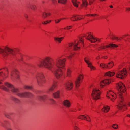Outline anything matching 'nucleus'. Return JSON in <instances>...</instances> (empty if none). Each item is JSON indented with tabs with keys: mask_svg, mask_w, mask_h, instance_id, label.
Instances as JSON below:
<instances>
[{
	"mask_svg": "<svg viewBox=\"0 0 130 130\" xmlns=\"http://www.w3.org/2000/svg\"><path fill=\"white\" fill-rule=\"evenodd\" d=\"M118 46L113 44H111L108 45L103 46V48L101 49H106V48H115L118 47Z\"/></svg>",
	"mask_w": 130,
	"mask_h": 130,
	"instance_id": "412c9836",
	"label": "nucleus"
},
{
	"mask_svg": "<svg viewBox=\"0 0 130 130\" xmlns=\"http://www.w3.org/2000/svg\"><path fill=\"white\" fill-rule=\"evenodd\" d=\"M109 109L110 107L109 106H104L102 109V111L103 112L107 113L109 111Z\"/></svg>",
	"mask_w": 130,
	"mask_h": 130,
	"instance_id": "bb28decb",
	"label": "nucleus"
},
{
	"mask_svg": "<svg viewBox=\"0 0 130 130\" xmlns=\"http://www.w3.org/2000/svg\"><path fill=\"white\" fill-rule=\"evenodd\" d=\"M7 50L0 49V53L3 55V57L5 59H6L8 57Z\"/></svg>",
	"mask_w": 130,
	"mask_h": 130,
	"instance_id": "6ab92c4d",
	"label": "nucleus"
},
{
	"mask_svg": "<svg viewBox=\"0 0 130 130\" xmlns=\"http://www.w3.org/2000/svg\"><path fill=\"white\" fill-rule=\"evenodd\" d=\"M64 19V18H61L60 19H57L55 20V21L56 23H58L60 21Z\"/></svg>",
	"mask_w": 130,
	"mask_h": 130,
	"instance_id": "ea45409f",
	"label": "nucleus"
},
{
	"mask_svg": "<svg viewBox=\"0 0 130 130\" xmlns=\"http://www.w3.org/2000/svg\"><path fill=\"white\" fill-rule=\"evenodd\" d=\"M82 18L80 16L74 15L72 17L70 18V19L72 21H74L75 20H80L82 19Z\"/></svg>",
	"mask_w": 130,
	"mask_h": 130,
	"instance_id": "a878e982",
	"label": "nucleus"
},
{
	"mask_svg": "<svg viewBox=\"0 0 130 130\" xmlns=\"http://www.w3.org/2000/svg\"><path fill=\"white\" fill-rule=\"evenodd\" d=\"M122 67V66L121 65H120V66H119V67H118V68L119 69H120Z\"/></svg>",
	"mask_w": 130,
	"mask_h": 130,
	"instance_id": "6e6d98bb",
	"label": "nucleus"
},
{
	"mask_svg": "<svg viewBox=\"0 0 130 130\" xmlns=\"http://www.w3.org/2000/svg\"><path fill=\"white\" fill-rule=\"evenodd\" d=\"M115 74V73L113 72L108 71L106 72L105 74V76H108L109 77H112Z\"/></svg>",
	"mask_w": 130,
	"mask_h": 130,
	"instance_id": "cd10ccee",
	"label": "nucleus"
},
{
	"mask_svg": "<svg viewBox=\"0 0 130 130\" xmlns=\"http://www.w3.org/2000/svg\"><path fill=\"white\" fill-rule=\"evenodd\" d=\"M84 61L87 64L88 67L90 68L91 71H94L96 70V68L93 65L92 63L90 61V58L89 57H85Z\"/></svg>",
	"mask_w": 130,
	"mask_h": 130,
	"instance_id": "ddd939ff",
	"label": "nucleus"
},
{
	"mask_svg": "<svg viewBox=\"0 0 130 130\" xmlns=\"http://www.w3.org/2000/svg\"><path fill=\"white\" fill-rule=\"evenodd\" d=\"M50 101L52 104H54L55 103V101L53 99H51Z\"/></svg>",
	"mask_w": 130,
	"mask_h": 130,
	"instance_id": "de8ad7c7",
	"label": "nucleus"
},
{
	"mask_svg": "<svg viewBox=\"0 0 130 130\" xmlns=\"http://www.w3.org/2000/svg\"><path fill=\"white\" fill-rule=\"evenodd\" d=\"M72 27V26H67V28L65 27L64 28H61L60 29V30L61 31V32L63 34H64V31H63L64 29H70Z\"/></svg>",
	"mask_w": 130,
	"mask_h": 130,
	"instance_id": "72a5a7b5",
	"label": "nucleus"
},
{
	"mask_svg": "<svg viewBox=\"0 0 130 130\" xmlns=\"http://www.w3.org/2000/svg\"><path fill=\"white\" fill-rule=\"evenodd\" d=\"M100 58V57L99 56H98L96 57V59L97 60L99 59Z\"/></svg>",
	"mask_w": 130,
	"mask_h": 130,
	"instance_id": "4d7b16f0",
	"label": "nucleus"
},
{
	"mask_svg": "<svg viewBox=\"0 0 130 130\" xmlns=\"http://www.w3.org/2000/svg\"><path fill=\"white\" fill-rule=\"evenodd\" d=\"M98 15L96 14H87L86 15V16H93V17H94L95 16H96V15Z\"/></svg>",
	"mask_w": 130,
	"mask_h": 130,
	"instance_id": "09e8293b",
	"label": "nucleus"
},
{
	"mask_svg": "<svg viewBox=\"0 0 130 130\" xmlns=\"http://www.w3.org/2000/svg\"><path fill=\"white\" fill-rule=\"evenodd\" d=\"M58 83L56 80L53 81L52 86L49 88L48 91L49 92H52L54 90L58 87Z\"/></svg>",
	"mask_w": 130,
	"mask_h": 130,
	"instance_id": "dca6fc26",
	"label": "nucleus"
},
{
	"mask_svg": "<svg viewBox=\"0 0 130 130\" xmlns=\"http://www.w3.org/2000/svg\"><path fill=\"white\" fill-rule=\"evenodd\" d=\"M63 104L64 106L67 107H69L71 106L70 102L68 100H64L63 102Z\"/></svg>",
	"mask_w": 130,
	"mask_h": 130,
	"instance_id": "b1692460",
	"label": "nucleus"
},
{
	"mask_svg": "<svg viewBox=\"0 0 130 130\" xmlns=\"http://www.w3.org/2000/svg\"><path fill=\"white\" fill-rule=\"evenodd\" d=\"M72 2L74 5L76 7H78V5L80 3L77 2V0H72Z\"/></svg>",
	"mask_w": 130,
	"mask_h": 130,
	"instance_id": "7c9ffc66",
	"label": "nucleus"
},
{
	"mask_svg": "<svg viewBox=\"0 0 130 130\" xmlns=\"http://www.w3.org/2000/svg\"><path fill=\"white\" fill-rule=\"evenodd\" d=\"M25 18H28V16L27 15H25Z\"/></svg>",
	"mask_w": 130,
	"mask_h": 130,
	"instance_id": "bf43d9fd",
	"label": "nucleus"
},
{
	"mask_svg": "<svg viewBox=\"0 0 130 130\" xmlns=\"http://www.w3.org/2000/svg\"><path fill=\"white\" fill-rule=\"evenodd\" d=\"M114 63L113 62H111L109 63L107 65V69H110L112 68L113 66Z\"/></svg>",
	"mask_w": 130,
	"mask_h": 130,
	"instance_id": "2f4dec72",
	"label": "nucleus"
},
{
	"mask_svg": "<svg viewBox=\"0 0 130 130\" xmlns=\"http://www.w3.org/2000/svg\"><path fill=\"white\" fill-rule=\"evenodd\" d=\"M83 37H85L87 40L92 43H95V42L98 43L100 41V39L93 37L90 33H86L84 34L83 35Z\"/></svg>",
	"mask_w": 130,
	"mask_h": 130,
	"instance_id": "1a4fd4ad",
	"label": "nucleus"
},
{
	"mask_svg": "<svg viewBox=\"0 0 130 130\" xmlns=\"http://www.w3.org/2000/svg\"><path fill=\"white\" fill-rule=\"evenodd\" d=\"M84 46V39L82 37H79L78 39L74 40L66 46V48L71 49H82Z\"/></svg>",
	"mask_w": 130,
	"mask_h": 130,
	"instance_id": "f03ea898",
	"label": "nucleus"
},
{
	"mask_svg": "<svg viewBox=\"0 0 130 130\" xmlns=\"http://www.w3.org/2000/svg\"><path fill=\"white\" fill-rule=\"evenodd\" d=\"M128 105L130 107V102L128 103Z\"/></svg>",
	"mask_w": 130,
	"mask_h": 130,
	"instance_id": "e2e57ef3",
	"label": "nucleus"
},
{
	"mask_svg": "<svg viewBox=\"0 0 130 130\" xmlns=\"http://www.w3.org/2000/svg\"><path fill=\"white\" fill-rule=\"evenodd\" d=\"M56 1L55 0H52V2L53 3H55V2Z\"/></svg>",
	"mask_w": 130,
	"mask_h": 130,
	"instance_id": "680f3d73",
	"label": "nucleus"
},
{
	"mask_svg": "<svg viewBox=\"0 0 130 130\" xmlns=\"http://www.w3.org/2000/svg\"><path fill=\"white\" fill-rule=\"evenodd\" d=\"M46 96L45 95L39 96L38 97V99L41 101H44L46 98Z\"/></svg>",
	"mask_w": 130,
	"mask_h": 130,
	"instance_id": "473e14b6",
	"label": "nucleus"
},
{
	"mask_svg": "<svg viewBox=\"0 0 130 130\" xmlns=\"http://www.w3.org/2000/svg\"><path fill=\"white\" fill-rule=\"evenodd\" d=\"M24 88L27 90H32L33 89V87L32 86L25 85L24 87Z\"/></svg>",
	"mask_w": 130,
	"mask_h": 130,
	"instance_id": "e433bc0d",
	"label": "nucleus"
},
{
	"mask_svg": "<svg viewBox=\"0 0 130 130\" xmlns=\"http://www.w3.org/2000/svg\"><path fill=\"white\" fill-rule=\"evenodd\" d=\"M5 115L7 117H8V115H6V114L5 113Z\"/></svg>",
	"mask_w": 130,
	"mask_h": 130,
	"instance_id": "0e129e2a",
	"label": "nucleus"
},
{
	"mask_svg": "<svg viewBox=\"0 0 130 130\" xmlns=\"http://www.w3.org/2000/svg\"><path fill=\"white\" fill-rule=\"evenodd\" d=\"M9 90H10L12 92L18 96L20 97H31L32 96V94L28 92H25L22 93H19L18 89L15 88L11 84L9 83Z\"/></svg>",
	"mask_w": 130,
	"mask_h": 130,
	"instance_id": "7ed1b4c3",
	"label": "nucleus"
},
{
	"mask_svg": "<svg viewBox=\"0 0 130 130\" xmlns=\"http://www.w3.org/2000/svg\"><path fill=\"white\" fill-rule=\"evenodd\" d=\"M58 2L62 4H64L66 3V0H58Z\"/></svg>",
	"mask_w": 130,
	"mask_h": 130,
	"instance_id": "a19ab883",
	"label": "nucleus"
},
{
	"mask_svg": "<svg viewBox=\"0 0 130 130\" xmlns=\"http://www.w3.org/2000/svg\"><path fill=\"white\" fill-rule=\"evenodd\" d=\"M81 6H83L86 7L87 6V3L86 0H82V4Z\"/></svg>",
	"mask_w": 130,
	"mask_h": 130,
	"instance_id": "4c0bfd02",
	"label": "nucleus"
},
{
	"mask_svg": "<svg viewBox=\"0 0 130 130\" xmlns=\"http://www.w3.org/2000/svg\"><path fill=\"white\" fill-rule=\"evenodd\" d=\"M109 36L110 38L112 40L117 41L119 40H121V39H124V40H125V38L126 39H127L129 37V36H128L126 35L123 36L122 37H121L120 38H119L117 36L113 35L111 34H110V35Z\"/></svg>",
	"mask_w": 130,
	"mask_h": 130,
	"instance_id": "4468645a",
	"label": "nucleus"
},
{
	"mask_svg": "<svg viewBox=\"0 0 130 130\" xmlns=\"http://www.w3.org/2000/svg\"><path fill=\"white\" fill-rule=\"evenodd\" d=\"M98 64H99V62H98Z\"/></svg>",
	"mask_w": 130,
	"mask_h": 130,
	"instance_id": "338daca9",
	"label": "nucleus"
},
{
	"mask_svg": "<svg viewBox=\"0 0 130 130\" xmlns=\"http://www.w3.org/2000/svg\"><path fill=\"white\" fill-rule=\"evenodd\" d=\"M8 70L7 68H5L0 70V84L2 83V81L5 80L8 76Z\"/></svg>",
	"mask_w": 130,
	"mask_h": 130,
	"instance_id": "6e6552de",
	"label": "nucleus"
},
{
	"mask_svg": "<svg viewBox=\"0 0 130 130\" xmlns=\"http://www.w3.org/2000/svg\"><path fill=\"white\" fill-rule=\"evenodd\" d=\"M8 83L6 82L4 85L3 86H0V89H2L6 91H8Z\"/></svg>",
	"mask_w": 130,
	"mask_h": 130,
	"instance_id": "5701e85b",
	"label": "nucleus"
},
{
	"mask_svg": "<svg viewBox=\"0 0 130 130\" xmlns=\"http://www.w3.org/2000/svg\"><path fill=\"white\" fill-rule=\"evenodd\" d=\"M74 56V54H71L69 56H68L67 57L68 58L71 59Z\"/></svg>",
	"mask_w": 130,
	"mask_h": 130,
	"instance_id": "37998d69",
	"label": "nucleus"
},
{
	"mask_svg": "<svg viewBox=\"0 0 130 130\" xmlns=\"http://www.w3.org/2000/svg\"><path fill=\"white\" fill-rule=\"evenodd\" d=\"M72 72L70 68H68L66 72V76L70 77L71 76V73Z\"/></svg>",
	"mask_w": 130,
	"mask_h": 130,
	"instance_id": "c756f323",
	"label": "nucleus"
},
{
	"mask_svg": "<svg viewBox=\"0 0 130 130\" xmlns=\"http://www.w3.org/2000/svg\"><path fill=\"white\" fill-rule=\"evenodd\" d=\"M101 92L97 88L94 89L92 91L91 96L94 99L98 100L100 98Z\"/></svg>",
	"mask_w": 130,
	"mask_h": 130,
	"instance_id": "9d476101",
	"label": "nucleus"
},
{
	"mask_svg": "<svg viewBox=\"0 0 130 130\" xmlns=\"http://www.w3.org/2000/svg\"><path fill=\"white\" fill-rule=\"evenodd\" d=\"M107 58V57L106 56H104L102 57L101 58L104 59H106Z\"/></svg>",
	"mask_w": 130,
	"mask_h": 130,
	"instance_id": "5fc2aeb1",
	"label": "nucleus"
},
{
	"mask_svg": "<svg viewBox=\"0 0 130 130\" xmlns=\"http://www.w3.org/2000/svg\"><path fill=\"white\" fill-rule=\"evenodd\" d=\"M20 57H19L18 58V59L20 61V60H23V57L22 55H20Z\"/></svg>",
	"mask_w": 130,
	"mask_h": 130,
	"instance_id": "603ef678",
	"label": "nucleus"
},
{
	"mask_svg": "<svg viewBox=\"0 0 130 130\" xmlns=\"http://www.w3.org/2000/svg\"><path fill=\"white\" fill-rule=\"evenodd\" d=\"M13 100L15 102H18L19 101V100L15 98H13Z\"/></svg>",
	"mask_w": 130,
	"mask_h": 130,
	"instance_id": "864d4df0",
	"label": "nucleus"
},
{
	"mask_svg": "<svg viewBox=\"0 0 130 130\" xmlns=\"http://www.w3.org/2000/svg\"><path fill=\"white\" fill-rule=\"evenodd\" d=\"M117 96H117L116 94L111 90H109L107 92V97L108 99H110L113 101H114L116 98L117 99Z\"/></svg>",
	"mask_w": 130,
	"mask_h": 130,
	"instance_id": "f8f14e48",
	"label": "nucleus"
},
{
	"mask_svg": "<svg viewBox=\"0 0 130 130\" xmlns=\"http://www.w3.org/2000/svg\"><path fill=\"white\" fill-rule=\"evenodd\" d=\"M36 77L38 84L40 86L42 85L46 82L45 77L43 73L42 72L37 73Z\"/></svg>",
	"mask_w": 130,
	"mask_h": 130,
	"instance_id": "39448f33",
	"label": "nucleus"
},
{
	"mask_svg": "<svg viewBox=\"0 0 130 130\" xmlns=\"http://www.w3.org/2000/svg\"><path fill=\"white\" fill-rule=\"evenodd\" d=\"M60 91L59 90H58L53 93V97L54 98H59L60 97Z\"/></svg>",
	"mask_w": 130,
	"mask_h": 130,
	"instance_id": "393cba45",
	"label": "nucleus"
},
{
	"mask_svg": "<svg viewBox=\"0 0 130 130\" xmlns=\"http://www.w3.org/2000/svg\"><path fill=\"white\" fill-rule=\"evenodd\" d=\"M100 66L103 68L107 69V65L103 63H101L100 64Z\"/></svg>",
	"mask_w": 130,
	"mask_h": 130,
	"instance_id": "58836bf2",
	"label": "nucleus"
},
{
	"mask_svg": "<svg viewBox=\"0 0 130 130\" xmlns=\"http://www.w3.org/2000/svg\"><path fill=\"white\" fill-rule=\"evenodd\" d=\"M78 118L79 119H84L88 121H91L89 116L88 115L85 116L84 115H81L79 116Z\"/></svg>",
	"mask_w": 130,
	"mask_h": 130,
	"instance_id": "4be33fe9",
	"label": "nucleus"
},
{
	"mask_svg": "<svg viewBox=\"0 0 130 130\" xmlns=\"http://www.w3.org/2000/svg\"><path fill=\"white\" fill-rule=\"evenodd\" d=\"M51 22V20L49 21H46L43 22L42 24H47L48 23Z\"/></svg>",
	"mask_w": 130,
	"mask_h": 130,
	"instance_id": "c03bdc74",
	"label": "nucleus"
},
{
	"mask_svg": "<svg viewBox=\"0 0 130 130\" xmlns=\"http://www.w3.org/2000/svg\"><path fill=\"white\" fill-rule=\"evenodd\" d=\"M9 130H11L10 129H9Z\"/></svg>",
	"mask_w": 130,
	"mask_h": 130,
	"instance_id": "774afa93",
	"label": "nucleus"
},
{
	"mask_svg": "<svg viewBox=\"0 0 130 130\" xmlns=\"http://www.w3.org/2000/svg\"><path fill=\"white\" fill-rule=\"evenodd\" d=\"M77 108L78 110L79 111H80L82 108V106L81 105L78 104L77 106Z\"/></svg>",
	"mask_w": 130,
	"mask_h": 130,
	"instance_id": "79ce46f5",
	"label": "nucleus"
},
{
	"mask_svg": "<svg viewBox=\"0 0 130 130\" xmlns=\"http://www.w3.org/2000/svg\"><path fill=\"white\" fill-rule=\"evenodd\" d=\"M54 74L56 78L57 79H59L62 78L64 73L62 70L58 69L55 71Z\"/></svg>",
	"mask_w": 130,
	"mask_h": 130,
	"instance_id": "9b49d317",
	"label": "nucleus"
},
{
	"mask_svg": "<svg viewBox=\"0 0 130 130\" xmlns=\"http://www.w3.org/2000/svg\"><path fill=\"white\" fill-rule=\"evenodd\" d=\"M125 68L126 69L128 73L129 74H130V65L128 67H126Z\"/></svg>",
	"mask_w": 130,
	"mask_h": 130,
	"instance_id": "a18cd8bd",
	"label": "nucleus"
},
{
	"mask_svg": "<svg viewBox=\"0 0 130 130\" xmlns=\"http://www.w3.org/2000/svg\"><path fill=\"white\" fill-rule=\"evenodd\" d=\"M109 7L111 8H112L113 7V6L112 5H110Z\"/></svg>",
	"mask_w": 130,
	"mask_h": 130,
	"instance_id": "052dcab7",
	"label": "nucleus"
},
{
	"mask_svg": "<svg viewBox=\"0 0 130 130\" xmlns=\"http://www.w3.org/2000/svg\"><path fill=\"white\" fill-rule=\"evenodd\" d=\"M66 58L59 57L56 61L49 56H47L37 63V66L40 68H44L51 70L56 66L57 67L64 69L65 67Z\"/></svg>",
	"mask_w": 130,
	"mask_h": 130,
	"instance_id": "f257e3e1",
	"label": "nucleus"
},
{
	"mask_svg": "<svg viewBox=\"0 0 130 130\" xmlns=\"http://www.w3.org/2000/svg\"><path fill=\"white\" fill-rule=\"evenodd\" d=\"M51 15V14L50 13H47L45 12H44L43 13L42 15L44 18H45L47 17L50 16Z\"/></svg>",
	"mask_w": 130,
	"mask_h": 130,
	"instance_id": "c9c22d12",
	"label": "nucleus"
},
{
	"mask_svg": "<svg viewBox=\"0 0 130 130\" xmlns=\"http://www.w3.org/2000/svg\"><path fill=\"white\" fill-rule=\"evenodd\" d=\"M126 8L127 10L130 11V8Z\"/></svg>",
	"mask_w": 130,
	"mask_h": 130,
	"instance_id": "13d9d810",
	"label": "nucleus"
},
{
	"mask_svg": "<svg viewBox=\"0 0 130 130\" xmlns=\"http://www.w3.org/2000/svg\"><path fill=\"white\" fill-rule=\"evenodd\" d=\"M83 78V75L82 74H79L75 82V84L77 87H78L80 86Z\"/></svg>",
	"mask_w": 130,
	"mask_h": 130,
	"instance_id": "2eb2a0df",
	"label": "nucleus"
},
{
	"mask_svg": "<svg viewBox=\"0 0 130 130\" xmlns=\"http://www.w3.org/2000/svg\"><path fill=\"white\" fill-rule=\"evenodd\" d=\"M112 127L114 128L115 129H116L118 128V126L117 124H115L113 125Z\"/></svg>",
	"mask_w": 130,
	"mask_h": 130,
	"instance_id": "49530a36",
	"label": "nucleus"
},
{
	"mask_svg": "<svg viewBox=\"0 0 130 130\" xmlns=\"http://www.w3.org/2000/svg\"><path fill=\"white\" fill-rule=\"evenodd\" d=\"M29 7L32 10L35 11L36 9V5L34 4H31L30 5Z\"/></svg>",
	"mask_w": 130,
	"mask_h": 130,
	"instance_id": "f704fd0d",
	"label": "nucleus"
},
{
	"mask_svg": "<svg viewBox=\"0 0 130 130\" xmlns=\"http://www.w3.org/2000/svg\"><path fill=\"white\" fill-rule=\"evenodd\" d=\"M54 39L56 42H57L59 43H60L62 40L63 39V37L59 38L57 37H54Z\"/></svg>",
	"mask_w": 130,
	"mask_h": 130,
	"instance_id": "c85d7f7f",
	"label": "nucleus"
},
{
	"mask_svg": "<svg viewBox=\"0 0 130 130\" xmlns=\"http://www.w3.org/2000/svg\"><path fill=\"white\" fill-rule=\"evenodd\" d=\"M75 125H76V124H75ZM74 129L75 130H80V129L76 126H75Z\"/></svg>",
	"mask_w": 130,
	"mask_h": 130,
	"instance_id": "8fccbe9b",
	"label": "nucleus"
},
{
	"mask_svg": "<svg viewBox=\"0 0 130 130\" xmlns=\"http://www.w3.org/2000/svg\"><path fill=\"white\" fill-rule=\"evenodd\" d=\"M128 73L126 69L124 68L122 70L117 71L116 73V77L117 78L123 79L126 77Z\"/></svg>",
	"mask_w": 130,
	"mask_h": 130,
	"instance_id": "423d86ee",
	"label": "nucleus"
},
{
	"mask_svg": "<svg viewBox=\"0 0 130 130\" xmlns=\"http://www.w3.org/2000/svg\"><path fill=\"white\" fill-rule=\"evenodd\" d=\"M111 82V80L110 79H106L103 80L100 84V86L102 88L107 85L109 84Z\"/></svg>",
	"mask_w": 130,
	"mask_h": 130,
	"instance_id": "f3484780",
	"label": "nucleus"
},
{
	"mask_svg": "<svg viewBox=\"0 0 130 130\" xmlns=\"http://www.w3.org/2000/svg\"><path fill=\"white\" fill-rule=\"evenodd\" d=\"M73 83L71 81H69L66 83V88L68 90L71 89L73 88Z\"/></svg>",
	"mask_w": 130,
	"mask_h": 130,
	"instance_id": "aec40b11",
	"label": "nucleus"
},
{
	"mask_svg": "<svg viewBox=\"0 0 130 130\" xmlns=\"http://www.w3.org/2000/svg\"><path fill=\"white\" fill-rule=\"evenodd\" d=\"M117 101L118 104V108L119 109L123 111L127 109V106L124 104V99L121 93L119 94V96L117 98Z\"/></svg>",
	"mask_w": 130,
	"mask_h": 130,
	"instance_id": "20e7f679",
	"label": "nucleus"
},
{
	"mask_svg": "<svg viewBox=\"0 0 130 130\" xmlns=\"http://www.w3.org/2000/svg\"><path fill=\"white\" fill-rule=\"evenodd\" d=\"M127 116L128 117H130V114H127Z\"/></svg>",
	"mask_w": 130,
	"mask_h": 130,
	"instance_id": "69168bd1",
	"label": "nucleus"
},
{
	"mask_svg": "<svg viewBox=\"0 0 130 130\" xmlns=\"http://www.w3.org/2000/svg\"><path fill=\"white\" fill-rule=\"evenodd\" d=\"M116 87L117 89L119 92L118 94L117 98L119 96V94L120 93L121 94L122 97H123V94H122V92L124 93L126 91V88L122 82H119L117 84Z\"/></svg>",
	"mask_w": 130,
	"mask_h": 130,
	"instance_id": "0eeeda50",
	"label": "nucleus"
},
{
	"mask_svg": "<svg viewBox=\"0 0 130 130\" xmlns=\"http://www.w3.org/2000/svg\"><path fill=\"white\" fill-rule=\"evenodd\" d=\"M11 75L14 78L19 79L20 78L19 72L16 69L12 70Z\"/></svg>",
	"mask_w": 130,
	"mask_h": 130,
	"instance_id": "a211bd4d",
	"label": "nucleus"
},
{
	"mask_svg": "<svg viewBox=\"0 0 130 130\" xmlns=\"http://www.w3.org/2000/svg\"><path fill=\"white\" fill-rule=\"evenodd\" d=\"M89 1L90 4H92L94 1V0H89Z\"/></svg>",
	"mask_w": 130,
	"mask_h": 130,
	"instance_id": "3c124183",
	"label": "nucleus"
}]
</instances>
